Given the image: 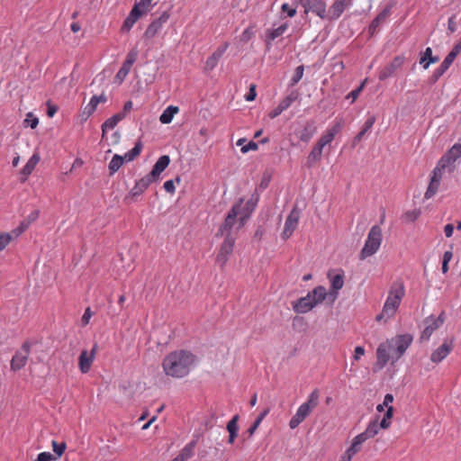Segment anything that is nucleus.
Here are the masks:
<instances>
[{
  "mask_svg": "<svg viewBox=\"0 0 461 461\" xmlns=\"http://www.w3.org/2000/svg\"><path fill=\"white\" fill-rule=\"evenodd\" d=\"M195 363V357L186 350H176L167 354L162 361V368L166 375L173 378L186 376Z\"/></svg>",
  "mask_w": 461,
  "mask_h": 461,
  "instance_id": "obj_1",
  "label": "nucleus"
},
{
  "mask_svg": "<svg viewBox=\"0 0 461 461\" xmlns=\"http://www.w3.org/2000/svg\"><path fill=\"white\" fill-rule=\"evenodd\" d=\"M404 295L405 287L403 283L401 281L393 283L384 303L382 312L376 315L375 320L377 321H384V322H386L388 320L392 319L395 315Z\"/></svg>",
  "mask_w": 461,
  "mask_h": 461,
  "instance_id": "obj_2",
  "label": "nucleus"
},
{
  "mask_svg": "<svg viewBox=\"0 0 461 461\" xmlns=\"http://www.w3.org/2000/svg\"><path fill=\"white\" fill-rule=\"evenodd\" d=\"M319 391L315 389L309 394L306 402L298 407L295 414L291 418L289 421V428L291 429H296L313 411L319 403Z\"/></svg>",
  "mask_w": 461,
  "mask_h": 461,
  "instance_id": "obj_3",
  "label": "nucleus"
},
{
  "mask_svg": "<svg viewBox=\"0 0 461 461\" xmlns=\"http://www.w3.org/2000/svg\"><path fill=\"white\" fill-rule=\"evenodd\" d=\"M382 230L379 226L375 225L370 229L365 245L359 254L361 260L373 256L378 251L382 243Z\"/></svg>",
  "mask_w": 461,
  "mask_h": 461,
  "instance_id": "obj_4",
  "label": "nucleus"
},
{
  "mask_svg": "<svg viewBox=\"0 0 461 461\" xmlns=\"http://www.w3.org/2000/svg\"><path fill=\"white\" fill-rule=\"evenodd\" d=\"M299 3L305 14L312 13L320 19L330 22V11L327 10V4L324 0H299Z\"/></svg>",
  "mask_w": 461,
  "mask_h": 461,
  "instance_id": "obj_5",
  "label": "nucleus"
},
{
  "mask_svg": "<svg viewBox=\"0 0 461 461\" xmlns=\"http://www.w3.org/2000/svg\"><path fill=\"white\" fill-rule=\"evenodd\" d=\"M259 201V194L256 189L251 194L250 198L244 204V199L240 198L239 201L233 205H239V212L240 213V228H242L246 221L249 220L252 212L257 207V204Z\"/></svg>",
  "mask_w": 461,
  "mask_h": 461,
  "instance_id": "obj_6",
  "label": "nucleus"
},
{
  "mask_svg": "<svg viewBox=\"0 0 461 461\" xmlns=\"http://www.w3.org/2000/svg\"><path fill=\"white\" fill-rule=\"evenodd\" d=\"M236 237L231 233L225 235L224 240L221 243L219 252L216 257V262L223 268L228 262L229 256L232 253L235 245Z\"/></svg>",
  "mask_w": 461,
  "mask_h": 461,
  "instance_id": "obj_7",
  "label": "nucleus"
},
{
  "mask_svg": "<svg viewBox=\"0 0 461 461\" xmlns=\"http://www.w3.org/2000/svg\"><path fill=\"white\" fill-rule=\"evenodd\" d=\"M445 322V312H442L438 317L430 315L427 317L423 323L424 329L420 335V339L429 340L433 332L438 330Z\"/></svg>",
  "mask_w": 461,
  "mask_h": 461,
  "instance_id": "obj_8",
  "label": "nucleus"
},
{
  "mask_svg": "<svg viewBox=\"0 0 461 461\" xmlns=\"http://www.w3.org/2000/svg\"><path fill=\"white\" fill-rule=\"evenodd\" d=\"M170 14L168 11H164L158 18L154 19L147 27L143 33V40L149 41L153 39L163 28V26L169 20Z\"/></svg>",
  "mask_w": 461,
  "mask_h": 461,
  "instance_id": "obj_9",
  "label": "nucleus"
},
{
  "mask_svg": "<svg viewBox=\"0 0 461 461\" xmlns=\"http://www.w3.org/2000/svg\"><path fill=\"white\" fill-rule=\"evenodd\" d=\"M405 62V57L399 55L394 57L388 64L378 70V78L383 81L392 77Z\"/></svg>",
  "mask_w": 461,
  "mask_h": 461,
  "instance_id": "obj_10",
  "label": "nucleus"
},
{
  "mask_svg": "<svg viewBox=\"0 0 461 461\" xmlns=\"http://www.w3.org/2000/svg\"><path fill=\"white\" fill-rule=\"evenodd\" d=\"M31 352V344L24 342L22 345L21 350L17 351L11 360V369L13 371H18L24 367L28 362V358Z\"/></svg>",
  "mask_w": 461,
  "mask_h": 461,
  "instance_id": "obj_11",
  "label": "nucleus"
},
{
  "mask_svg": "<svg viewBox=\"0 0 461 461\" xmlns=\"http://www.w3.org/2000/svg\"><path fill=\"white\" fill-rule=\"evenodd\" d=\"M239 205H233L230 212H228L224 222L220 227L217 235H226L227 233H231L230 230L234 227L236 221H239V229L240 225V213L239 212Z\"/></svg>",
  "mask_w": 461,
  "mask_h": 461,
  "instance_id": "obj_12",
  "label": "nucleus"
},
{
  "mask_svg": "<svg viewBox=\"0 0 461 461\" xmlns=\"http://www.w3.org/2000/svg\"><path fill=\"white\" fill-rule=\"evenodd\" d=\"M461 158V143H455L439 159L437 166L445 169Z\"/></svg>",
  "mask_w": 461,
  "mask_h": 461,
  "instance_id": "obj_13",
  "label": "nucleus"
},
{
  "mask_svg": "<svg viewBox=\"0 0 461 461\" xmlns=\"http://www.w3.org/2000/svg\"><path fill=\"white\" fill-rule=\"evenodd\" d=\"M444 169L436 166L430 175V181L429 186L424 194V198L429 200L432 198L438 192L443 177Z\"/></svg>",
  "mask_w": 461,
  "mask_h": 461,
  "instance_id": "obj_14",
  "label": "nucleus"
},
{
  "mask_svg": "<svg viewBox=\"0 0 461 461\" xmlns=\"http://www.w3.org/2000/svg\"><path fill=\"white\" fill-rule=\"evenodd\" d=\"M97 351V345L95 344L93 346V348L90 352H88L86 349H84L81 351L79 357H78V367L81 373L86 374L89 372L92 364L95 360V354Z\"/></svg>",
  "mask_w": 461,
  "mask_h": 461,
  "instance_id": "obj_15",
  "label": "nucleus"
},
{
  "mask_svg": "<svg viewBox=\"0 0 461 461\" xmlns=\"http://www.w3.org/2000/svg\"><path fill=\"white\" fill-rule=\"evenodd\" d=\"M461 51V42L456 44L453 50L447 54L440 66L434 71V81L438 80L450 67L456 57Z\"/></svg>",
  "mask_w": 461,
  "mask_h": 461,
  "instance_id": "obj_16",
  "label": "nucleus"
},
{
  "mask_svg": "<svg viewBox=\"0 0 461 461\" xmlns=\"http://www.w3.org/2000/svg\"><path fill=\"white\" fill-rule=\"evenodd\" d=\"M229 45L230 44L228 42H223L213 51L210 57L207 58L204 64L205 72H211L216 68L220 59L228 50Z\"/></svg>",
  "mask_w": 461,
  "mask_h": 461,
  "instance_id": "obj_17",
  "label": "nucleus"
},
{
  "mask_svg": "<svg viewBox=\"0 0 461 461\" xmlns=\"http://www.w3.org/2000/svg\"><path fill=\"white\" fill-rule=\"evenodd\" d=\"M366 440L364 439V438L358 434L356 437L353 438L351 441V445L348 447V449L342 454L340 456L339 461H351L355 455H357L358 452H360L362 448V445Z\"/></svg>",
  "mask_w": 461,
  "mask_h": 461,
  "instance_id": "obj_18",
  "label": "nucleus"
},
{
  "mask_svg": "<svg viewBox=\"0 0 461 461\" xmlns=\"http://www.w3.org/2000/svg\"><path fill=\"white\" fill-rule=\"evenodd\" d=\"M330 283V291L335 295L338 294L339 291L344 285V272L341 269H331L327 275Z\"/></svg>",
  "mask_w": 461,
  "mask_h": 461,
  "instance_id": "obj_19",
  "label": "nucleus"
},
{
  "mask_svg": "<svg viewBox=\"0 0 461 461\" xmlns=\"http://www.w3.org/2000/svg\"><path fill=\"white\" fill-rule=\"evenodd\" d=\"M454 344L453 340H445L441 346L436 348L430 356L431 362L435 364L440 363L444 360L453 350Z\"/></svg>",
  "mask_w": 461,
  "mask_h": 461,
  "instance_id": "obj_20",
  "label": "nucleus"
},
{
  "mask_svg": "<svg viewBox=\"0 0 461 461\" xmlns=\"http://www.w3.org/2000/svg\"><path fill=\"white\" fill-rule=\"evenodd\" d=\"M353 0H334L329 8L330 22L338 20L344 11L352 5Z\"/></svg>",
  "mask_w": 461,
  "mask_h": 461,
  "instance_id": "obj_21",
  "label": "nucleus"
},
{
  "mask_svg": "<svg viewBox=\"0 0 461 461\" xmlns=\"http://www.w3.org/2000/svg\"><path fill=\"white\" fill-rule=\"evenodd\" d=\"M299 222V212L293 210L289 215L287 216L285 227L282 232L283 240L289 239L294 233V230L297 228Z\"/></svg>",
  "mask_w": 461,
  "mask_h": 461,
  "instance_id": "obj_22",
  "label": "nucleus"
},
{
  "mask_svg": "<svg viewBox=\"0 0 461 461\" xmlns=\"http://www.w3.org/2000/svg\"><path fill=\"white\" fill-rule=\"evenodd\" d=\"M391 344L389 342L381 343L376 349L377 364L384 367L390 359Z\"/></svg>",
  "mask_w": 461,
  "mask_h": 461,
  "instance_id": "obj_23",
  "label": "nucleus"
},
{
  "mask_svg": "<svg viewBox=\"0 0 461 461\" xmlns=\"http://www.w3.org/2000/svg\"><path fill=\"white\" fill-rule=\"evenodd\" d=\"M170 163V158L167 155L161 156L155 163L152 170L149 174L151 178L157 181L160 174L167 167Z\"/></svg>",
  "mask_w": 461,
  "mask_h": 461,
  "instance_id": "obj_24",
  "label": "nucleus"
},
{
  "mask_svg": "<svg viewBox=\"0 0 461 461\" xmlns=\"http://www.w3.org/2000/svg\"><path fill=\"white\" fill-rule=\"evenodd\" d=\"M144 14V13L133 6L122 25V31L127 32H130L135 23Z\"/></svg>",
  "mask_w": 461,
  "mask_h": 461,
  "instance_id": "obj_25",
  "label": "nucleus"
},
{
  "mask_svg": "<svg viewBox=\"0 0 461 461\" xmlns=\"http://www.w3.org/2000/svg\"><path fill=\"white\" fill-rule=\"evenodd\" d=\"M153 182H155V180L151 178V176L148 174L147 176H143L142 178L136 182L135 185L131 190V195H140Z\"/></svg>",
  "mask_w": 461,
  "mask_h": 461,
  "instance_id": "obj_26",
  "label": "nucleus"
},
{
  "mask_svg": "<svg viewBox=\"0 0 461 461\" xmlns=\"http://www.w3.org/2000/svg\"><path fill=\"white\" fill-rule=\"evenodd\" d=\"M412 341L410 335L397 336L393 342L396 346L397 357H400L407 350Z\"/></svg>",
  "mask_w": 461,
  "mask_h": 461,
  "instance_id": "obj_27",
  "label": "nucleus"
},
{
  "mask_svg": "<svg viewBox=\"0 0 461 461\" xmlns=\"http://www.w3.org/2000/svg\"><path fill=\"white\" fill-rule=\"evenodd\" d=\"M381 429L380 421L378 420V418H375L368 422L365 431L360 433V435L364 439L367 440L376 436Z\"/></svg>",
  "mask_w": 461,
  "mask_h": 461,
  "instance_id": "obj_28",
  "label": "nucleus"
},
{
  "mask_svg": "<svg viewBox=\"0 0 461 461\" xmlns=\"http://www.w3.org/2000/svg\"><path fill=\"white\" fill-rule=\"evenodd\" d=\"M316 127L312 122H308L302 130L297 131V137L303 142H308L315 134Z\"/></svg>",
  "mask_w": 461,
  "mask_h": 461,
  "instance_id": "obj_29",
  "label": "nucleus"
},
{
  "mask_svg": "<svg viewBox=\"0 0 461 461\" xmlns=\"http://www.w3.org/2000/svg\"><path fill=\"white\" fill-rule=\"evenodd\" d=\"M293 309L297 313H306L312 310V303L304 296L293 303Z\"/></svg>",
  "mask_w": 461,
  "mask_h": 461,
  "instance_id": "obj_30",
  "label": "nucleus"
},
{
  "mask_svg": "<svg viewBox=\"0 0 461 461\" xmlns=\"http://www.w3.org/2000/svg\"><path fill=\"white\" fill-rule=\"evenodd\" d=\"M391 10L389 7L384 9L371 23L369 25V32L370 34H374L380 24L384 23L387 17L390 15Z\"/></svg>",
  "mask_w": 461,
  "mask_h": 461,
  "instance_id": "obj_31",
  "label": "nucleus"
},
{
  "mask_svg": "<svg viewBox=\"0 0 461 461\" xmlns=\"http://www.w3.org/2000/svg\"><path fill=\"white\" fill-rule=\"evenodd\" d=\"M179 108L178 106L169 105L167 106L161 115L159 116V121L163 124H168L172 122L174 116L178 113Z\"/></svg>",
  "mask_w": 461,
  "mask_h": 461,
  "instance_id": "obj_32",
  "label": "nucleus"
},
{
  "mask_svg": "<svg viewBox=\"0 0 461 461\" xmlns=\"http://www.w3.org/2000/svg\"><path fill=\"white\" fill-rule=\"evenodd\" d=\"M195 442L188 443L172 461H187L194 455Z\"/></svg>",
  "mask_w": 461,
  "mask_h": 461,
  "instance_id": "obj_33",
  "label": "nucleus"
},
{
  "mask_svg": "<svg viewBox=\"0 0 461 461\" xmlns=\"http://www.w3.org/2000/svg\"><path fill=\"white\" fill-rule=\"evenodd\" d=\"M106 100L107 98L104 94L100 95H94L90 99L89 104L85 107V113H87L88 115L92 114L95 111L97 105L100 103H105Z\"/></svg>",
  "mask_w": 461,
  "mask_h": 461,
  "instance_id": "obj_34",
  "label": "nucleus"
},
{
  "mask_svg": "<svg viewBox=\"0 0 461 461\" xmlns=\"http://www.w3.org/2000/svg\"><path fill=\"white\" fill-rule=\"evenodd\" d=\"M40 161V156L38 154H33L30 159L27 161L25 166L22 168L21 174L24 176L26 178L28 176H30L34 168L36 167L37 164Z\"/></svg>",
  "mask_w": 461,
  "mask_h": 461,
  "instance_id": "obj_35",
  "label": "nucleus"
},
{
  "mask_svg": "<svg viewBox=\"0 0 461 461\" xmlns=\"http://www.w3.org/2000/svg\"><path fill=\"white\" fill-rule=\"evenodd\" d=\"M322 150L323 148L321 146H319L318 143L314 145L307 158V165L309 167H312L313 164L321 160L322 156Z\"/></svg>",
  "mask_w": 461,
  "mask_h": 461,
  "instance_id": "obj_36",
  "label": "nucleus"
},
{
  "mask_svg": "<svg viewBox=\"0 0 461 461\" xmlns=\"http://www.w3.org/2000/svg\"><path fill=\"white\" fill-rule=\"evenodd\" d=\"M287 28H288V24L285 23L281 24L280 26H278L276 29L268 30L267 32V45L270 44V42L272 41H274L276 38H278L279 36L283 35L285 33V32L287 30Z\"/></svg>",
  "mask_w": 461,
  "mask_h": 461,
  "instance_id": "obj_37",
  "label": "nucleus"
},
{
  "mask_svg": "<svg viewBox=\"0 0 461 461\" xmlns=\"http://www.w3.org/2000/svg\"><path fill=\"white\" fill-rule=\"evenodd\" d=\"M375 122V116H370L366 119L365 122V124L363 126V129L357 133V135L353 140V144L356 145L357 143L360 142L364 135L373 127L374 123Z\"/></svg>",
  "mask_w": 461,
  "mask_h": 461,
  "instance_id": "obj_38",
  "label": "nucleus"
},
{
  "mask_svg": "<svg viewBox=\"0 0 461 461\" xmlns=\"http://www.w3.org/2000/svg\"><path fill=\"white\" fill-rule=\"evenodd\" d=\"M345 124V120L343 117H337L332 123L329 126V128L326 130L330 134H331L334 138L335 136L339 133Z\"/></svg>",
  "mask_w": 461,
  "mask_h": 461,
  "instance_id": "obj_39",
  "label": "nucleus"
},
{
  "mask_svg": "<svg viewBox=\"0 0 461 461\" xmlns=\"http://www.w3.org/2000/svg\"><path fill=\"white\" fill-rule=\"evenodd\" d=\"M345 124V120L343 117H337L332 123L329 126V128L326 130L330 134H331L334 138L335 136L339 133Z\"/></svg>",
  "mask_w": 461,
  "mask_h": 461,
  "instance_id": "obj_40",
  "label": "nucleus"
},
{
  "mask_svg": "<svg viewBox=\"0 0 461 461\" xmlns=\"http://www.w3.org/2000/svg\"><path fill=\"white\" fill-rule=\"evenodd\" d=\"M345 124V120L343 117H337L332 123L329 126V128L326 130L330 134H331L334 138L335 136L339 133Z\"/></svg>",
  "mask_w": 461,
  "mask_h": 461,
  "instance_id": "obj_41",
  "label": "nucleus"
},
{
  "mask_svg": "<svg viewBox=\"0 0 461 461\" xmlns=\"http://www.w3.org/2000/svg\"><path fill=\"white\" fill-rule=\"evenodd\" d=\"M438 61V59L432 56V50L431 48L428 47L423 56L420 59V64L423 66L424 69H427L429 66V64L435 63Z\"/></svg>",
  "mask_w": 461,
  "mask_h": 461,
  "instance_id": "obj_42",
  "label": "nucleus"
},
{
  "mask_svg": "<svg viewBox=\"0 0 461 461\" xmlns=\"http://www.w3.org/2000/svg\"><path fill=\"white\" fill-rule=\"evenodd\" d=\"M269 411H270V409L266 408L258 416V418L255 420L253 424L250 426V428H249V429L247 431L249 437H251L255 433V431L258 429V428L261 424L262 420L267 417V415L269 413Z\"/></svg>",
  "mask_w": 461,
  "mask_h": 461,
  "instance_id": "obj_43",
  "label": "nucleus"
},
{
  "mask_svg": "<svg viewBox=\"0 0 461 461\" xmlns=\"http://www.w3.org/2000/svg\"><path fill=\"white\" fill-rule=\"evenodd\" d=\"M125 159L122 156L115 154L109 163L110 174L113 175L117 172L124 163Z\"/></svg>",
  "mask_w": 461,
  "mask_h": 461,
  "instance_id": "obj_44",
  "label": "nucleus"
},
{
  "mask_svg": "<svg viewBox=\"0 0 461 461\" xmlns=\"http://www.w3.org/2000/svg\"><path fill=\"white\" fill-rule=\"evenodd\" d=\"M309 293L317 301L318 303H321L327 296L326 288L322 285L316 286L312 291Z\"/></svg>",
  "mask_w": 461,
  "mask_h": 461,
  "instance_id": "obj_45",
  "label": "nucleus"
},
{
  "mask_svg": "<svg viewBox=\"0 0 461 461\" xmlns=\"http://www.w3.org/2000/svg\"><path fill=\"white\" fill-rule=\"evenodd\" d=\"M142 149V144L140 141H138L135 146L123 156L126 162L132 161L135 158H137Z\"/></svg>",
  "mask_w": 461,
  "mask_h": 461,
  "instance_id": "obj_46",
  "label": "nucleus"
},
{
  "mask_svg": "<svg viewBox=\"0 0 461 461\" xmlns=\"http://www.w3.org/2000/svg\"><path fill=\"white\" fill-rule=\"evenodd\" d=\"M393 416V407L390 406L386 408V411L383 417V419L380 421V426L382 427V429H387L391 426V420Z\"/></svg>",
  "mask_w": 461,
  "mask_h": 461,
  "instance_id": "obj_47",
  "label": "nucleus"
},
{
  "mask_svg": "<svg viewBox=\"0 0 461 461\" xmlns=\"http://www.w3.org/2000/svg\"><path fill=\"white\" fill-rule=\"evenodd\" d=\"M297 94L293 92L290 95H288L286 97H285L283 100L280 101L278 104V106L284 111L287 110L292 104L297 99Z\"/></svg>",
  "mask_w": 461,
  "mask_h": 461,
  "instance_id": "obj_48",
  "label": "nucleus"
},
{
  "mask_svg": "<svg viewBox=\"0 0 461 461\" xmlns=\"http://www.w3.org/2000/svg\"><path fill=\"white\" fill-rule=\"evenodd\" d=\"M122 117L121 114H116L106 120L102 125L103 132H104L107 129H113L117 125V123L122 120Z\"/></svg>",
  "mask_w": 461,
  "mask_h": 461,
  "instance_id": "obj_49",
  "label": "nucleus"
},
{
  "mask_svg": "<svg viewBox=\"0 0 461 461\" xmlns=\"http://www.w3.org/2000/svg\"><path fill=\"white\" fill-rule=\"evenodd\" d=\"M152 1L153 0H140V2L134 5V7H137V9L146 14L153 6Z\"/></svg>",
  "mask_w": 461,
  "mask_h": 461,
  "instance_id": "obj_50",
  "label": "nucleus"
},
{
  "mask_svg": "<svg viewBox=\"0 0 461 461\" xmlns=\"http://www.w3.org/2000/svg\"><path fill=\"white\" fill-rule=\"evenodd\" d=\"M39 215H40V212L38 210H35V211L32 212L27 216L25 221L22 223V226H21L22 227V230L26 229L32 222L35 221L39 218Z\"/></svg>",
  "mask_w": 461,
  "mask_h": 461,
  "instance_id": "obj_51",
  "label": "nucleus"
},
{
  "mask_svg": "<svg viewBox=\"0 0 461 461\" xmlns=\"http://www.w3.org/2000/svg\"><path fill=\"white\" fill-rule=\"evenodd\" d=\"M13 240L10 233L0 232V252L3 251Z\"/></svg>",
  "mask_w": 461,
  "mask_h": 461,
  "instance_id": "obj_52",
  "label": "nucleus"
},
{
  "mask_svg": "<svg viewBox=\"0 0 461 461\" xmlns=\"http://www.w3.org/2000/svg\"><path fill=\"white\" fill-rule=\"evenodd\" d=\"M453 258V253L451 250L445 251L443 255V261H442V273L446 274L448 271V263L451 261Z\"/></svg>",
  "mask_w": 461,
  "mask_h": 461,
  "instance_id": "obj_53",
  "label": "nucleus"
},
{
  "mask_svg": "<svg viewBox=\"0 0 461 461\" xmlns=\"http://www.w3.org/2000/svg\"><path fill=\"white\" fill-rule=\"evenodd\" d=\"M333 140L334 137L325 131L319 139V140L317 141V143L319 144V146L324 148L326 145L330 144Z\"/></svg>",
  "mask_w": 461,
  "mask_h": 461,
  "instance_id": "obj_54",
  "label": "nucleus"
},
{
  "mask_svg": "<svg viewBox=\"0 0 461 461\" xmlns=\"http://www.w3.org/2000/svg\"><path fill=\"white\" fill-rule=\"evenodd\" d=\"M239 419H240L239 415L236 414L229 420V422L227 423V426H226V429L228 431H234V432L239 431V425H238Z\"/></svg>",
  "mask_w": 461,
  "mask_h": 461,
  "instance_id": "obj_55",
  "label": "nucleus"
},
{
  "mask_svg": "<svg viewBox=\"0 0 461 461\" xmlns=\"http://www.w3.org/2000/svg\"><path fill=\"white\" fill-rule=\"evenodd\" d=\"M365 84L366 80L362 82V84L357 88L348 93V95H347V99H351V102L354 103L359 96L360 93L363 91Z\"/></svg>",
  "mask_w": 461,
  "mask_h": 461,
  "instance_id": "obj_56",
  "label": "nucleus"
},
{
  "mask_svg": "<svg viewBox=\"0 0 461 461\" xmlns=\"http://www.w3.org/2000/svg\"><path fill=\"white\" fill-rule=\"evenodd\" d=\"M420 215V209H414L411 211H407L403 217L408 221H416Z\"/></svg>",
  "mask_w": 461,
  "mask_h": 461,
  "instance_id": "obj_57",
  "label": "nucleus"
},
{
  "mask_svg": "<svg viewBox=\"0 0 461 461\" xmlns=\"http://www.w3.org/2000/svg\"><path fill=\"white\" fill-rule=\"evenodd\" d=\"M24 124L32 129H35L39 124V119L34 117L32 113H29L24 120Z\"/></svg>",
  "mask_w": 461,
  "mask_h": 461,
  "instance_id": "obj_58",
  "label": "nucleus"
},
{
  "mask_svg": "<svg viewBox=\"0 0 461 461\" xmlns=\"http://www.w3.org/2000/svg\"><path fill=\"white\" fill-rule=\"evenodd\" d=\"M303 71H304V67L303 65L298 66L295 68L294 74L291 79L292 85L297 84L302 79V77L303 76Z\"/></svg>",
  "mask_w": 461,
  "mask_h": 461,
  "instance_id": "obj_59",
  "label": "nucleus"
},
{
  "mask_svg": "<svg viewBox=\"0 0 461 461\" xmlns=\"http://www.w3.org/2000/svg\"><path fill=\"white\" fill-rule=\"evenodd\" d=\"M66 447L67 446L65 442L59 443L55 440L52 441V449L59 456H62L66 450Z\"/></svg>",
  "mask_w": 461,
  "mask_h": 461,
  "instance_id": "obj_60",
  "label": "nucleus"
},
{
  "mask_svg": "<svg viewBox=\"0 0 461 461\" xmlns=\"http://www.w3.org/2000/svg\"><path fill=\"white\" fill-rule=\"evenodd\" d=\"M131 68L127 67L125 64H122V68L119 69V71L116 74V77H115L116 79H118L120 83L122 82L124 80V78L127 77V75L129 74Z\"/></svg>",
  "mask_w": 461,
  "mask_h": 461,
  "instance_id": "obj_61",
  "label": "nucleus"
},
{
  "mask_svg": "<svg viewBox=\"0 0 461 461\" xmlns=\"http://www.w3.org/2000/svg\"><path fill=\"white\" fill-rule=\"evenodd\" d=\"M282 13H285L287 17H294L296 14V8L291 7L287 3H284L281 6Z\"/></svg>",
  "mask_w": 461,
  "mask_h": 461,
  "instance_id": "obj_62",
  "label": "nucleus"
},
{
  "mask_svg": "<svg viewBox=\"0 0 461 461\" xmlns=\"http://www.w3.org/2000/svg\"><path fill=\"white\" fill-rule=\"evenodd\" d=\"M254 30L252 27H249L243 31L240 35V41L243 42H248L254 36Z\"/></svg>",
  "mask_w": 461,
  "mask_h": 461,
  "instance_id": "obj_63",
  "label": "nucleus"
},
{
  "mask_svg": "<svg viewBox=\"0 0 461 461\" xmlns=\"http://www.w3.org/2000/svg\"><path fill=\"white\" fill-rule=\"evenodd\" d=\"M92 316H93V312L91 311L90 307H87L81 318L82 326H86L89 323Z\"/></svg>",
  "mask_w": 461,
  "mask_h": 461,
  "instance_id": "obj_64",
  "label": "nucleus"
}]
</instances>
